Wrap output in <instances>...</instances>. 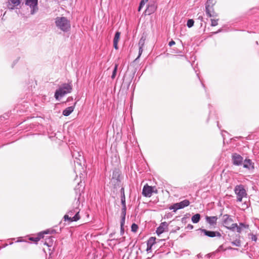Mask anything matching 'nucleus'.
<instances>
[{"mask_svg":"<svg viewBox=\"0 0 259 259\" xmlns=\"http://www.w3.org/2000/svg\"><path fill=\"white\" fill-rule=\"evenodd\" d=\"M148 0H146V1H148Z\"/></svg>","mask_w":259,"mask_h":259,"instance_id":"obj_48","label":"nucleus"},{"mask_svg":"<svg viewBox=\"0 0 259 259\" xmlns=\"http://www.w3.org/2000/svg\"><path fill=\"white\" fill-rule=\"evenodd\" d=\"M175 44V41L172 40H171L169 42L168 45L170 47H171L173 45H174Z\"/></svg>","mask_w":259,"mask_h":259,"instance_id":"obj_40","label":"nucleus"},{"mask_svg":"<svg viewBox=\"0 0 259 259\" xmlns=\"http://www.w3.org/2000/svg\"><path fill=\"white\" fill-rule=\"evenodd\" d=\"M147 245V249H146V251L149 252H151V249H152V246H150L149 245Z\"/></svg>","mask_w":259,"mask_h":259,"instance_id":"obj_38","label":"nucleus"},{"mask_svg":"<svg viewBox=\"0 0 259 259\" xmlns=\"http://www.w3.org/2000/svg\"><path fill=\"white\" fill-rule=\"evenodd\" d=\"M200 219V215L199 213H197L192 216L191 220L193 223H197L199 222Z\"/></svg>","mask_w":259,"mask_h":259,"instance_id":"obj_23","label":"nucleus"},{"mask_svg":"<svg viewBox=\"0 0 259 259\" xmlns=\"http://www.w3.org/2000/svg\"><path fill=\"white\" fill-rule=\"evenodd\" d=\"M25 5L30 7L31 15L34 14L38 10V0H25Z\"/></svg>","mask_w":259,"mask_h":259,"instance_id":"obj_8","label":"nucleus"},{"mask_svg":"<svg viewBox=\"0 0 259 259\" xmlns=\"http://www.w3.org/2000/svg\"><path fill=\"white\" fill-rule=\"evenodd\" d=\"M156 9V7L155 5H149L145 11V13L148 15H150L151 14L154 13Z\"/></svg>","mask_w":259,"mask_h":259,"instance_id":"obj_20","label":"nucleus"},{"mask_svg":"<svg viewBox=\"0 0 259 259\" xmlns=\"http://www.w3.org/2000/svg\"><path fill=\"white\" fill-rule=\"evenodd\" d=\"M194 21L193 19H189L187 22V26L189 28L192 27L194 25Z\"/></svg>","mask_w":259,"mask_h":259,"instance_id":"obj_28","label":"nucleus"},{"mask_svg":"<svg viewBox=\"0 0 259 259\" xmlns=\"http://www.w3.org/2000/svg\"><path fill=\"white\" fill-rule=\"evenodd\" d=\"M217 252H216V251L211 253H209V254H207L206 255V256L208 257V258H211L212 259H214V256L215 255L216 253Z\"/></svg>","mask_w":259,"mask_h":259,"instance_id":"obj_33","label":"nucleus"},{"mask_svg":"<svg viewBox=\"0 0 259 259\" xmlns=\"http://www.w3.org/2000/svg\"><path fill=\"white\" fill-rule=\"evenodd\" d=\"M220 30L219 31V32H220ZM218 32H218H215V33H217Z\"/></svg>","mask_w":259,"mask_h":259,"instance_id":"obj_47","label":"nucleus"},{"mask_svg":"<svg viewBox=\"0 0 259 259\" xmlns=\"http://www.w3.org/2000/svg\"><path fill=\"white\" fill-rule=\"evenodd\" d=\"M54 232H55V231L54 230H52L51 231L48 230L43 232L42 233H40L37 237H31L30 238V240L36 242L38 241H39L41 238L44 237L43 235L44 234H53Z\"/></svg>","mask_w":259,"mask_h":259,"instance_id":"obj_11","label":"nucleus"},{"mask_svg":"<svg viewBox=\"0 0 259 259\" xmlns=\"http://www.w3.org/2000/svg\"><path fill=\"white\" fill-rule=\"evenodd\" d=\"M153 193H157V190L155 187L149 186L148 185H146L144 186L142 194L144 196L150 197Z\"/></svg>","mask_w":259,"mask_h":259,"instance_id":"obj_7","label":"nucleus"},{"mask_svg":"<svg viewBox=\"0 0 259 259\" xmlns=\"http://www.w3.org/2000/svg\"><path fill=\"white\" fill-rule=\"evenodd\" d=\"M232 161L233 164L235 165H240L243 162V157L238 154L234 153L232 155Z\"/></svg>","mask_w":259,"mask_h":259,"instance_id":"obj_9","label":"nucleus"},{"mask_svg":"<svg viewBox=\"0 0 259 259\" xmlns=\"http://www.w3.org/2000/svg\"><path fill=\"white\" fill-rule=\"evenodd\" d=\"M237 224L236 223L232 224L230 226H226V228L232 231H234L235 229H237Z\"/></svg>","mask_w":259,"mask_h":259,"instance_id":"obj_25","label":"nucleus"},{"mask_svg":"<svg viewBox=\"0 0 259 259\" xmlns=\"http://www.w3.org/2000/svg\"><path fill=\"white\" fill-rule=\"evenodd\" d=\"M138 229V226L135 223L133 224L132 225V227H131L132 231L133 232H136L137 231Z\"/></svg>","mask_w":259,"mask_h":259,"instance_id":"obj_29","label":"nucleus"},{"mask_svg":"<svg viewBox=\"0 0 259 259\" xmlns=\"http://www.w3.org/2000/svg\"><path fill=\"white\" fill-rule=\"evenodd\" d=\"M145 39H146L145 38L144 36H142L140 38V39L139 41V43H138V45L139 47V55H138V57L136 58V60H138L140 57L141 55L142 54L143 48L145 44Z\"/></svg>","mask_w":259,"mask_h":259,"instance_id":"obj_13","label":"nucleus"},{"mask_svg":"<svg viewBox=\"0 0 259 259\" xmlns=\"http://www.w3.org/2000/svg\"><path fill=\"white\" fill-rule=\"evenodd\" d=\"M117 67H118L117 64H115V66H114V68L112 72V74L111 75L112 79H114L115 77L116 72H117Z\"/></svg>","mask_w":259,"mask_h":259,"instance_id":"obj_26","label":"nucleus"},{"mask_svg":"<svg viewBox=\"0 0 259 259\" xmlns=\"http://www.w3.org/2000/svg\"><path fill=\"white\" fill-rule=\"evenodd\" d=\"M234 192L236 195L237 201L241 202L244 197H247V193L242 185H237L234 188Z\"/></svg>","mask_w":259,"mask_h":259,"instance_id":"obj_5","label":"nucleus"},{"mask_svg":"<svg viewBox=\"0 0 259 259\" xmlns=\"http://www.w3.org/2000/svg\"><path fill=\"white\" fill-rule=\"evenodd\" d=\"M123 194H124V189L122 188L121 189V195L123 196Z\"/></svg>","mask_w":259,"mask_h":259,"instance_id":"obj_42","label":"nucleus"},{"mask_svg":"<svg viewBox=\"0 0 259 259\" xmlns=\"http://www.w3.org/2000/svg\"><path fill=\"white\" fill-rule=\"evenodd\" d=\"M9 8L12 10L18 6L21 3V0H9Z\"/></svg>","mask_w":259,"mask_h":259,"instance_id":"obj_17","label":"nucleus"},{"mask_svg":"<svg viewBox=\"0 0 259 259\" xmlns=\"http://www.w3.org/2000/svg\"><path fill=\"white\" fill-rule=\"evenodd\" d=\"M156 243V238L155 237H151L149 238L147 242V245L153 246Z\"/></svg>","mask_w":259,"mask_h":259,"instance_id":"obj_24","label":"nucleus"},{"mask_svg":"<svg viewBox=\"0 0 259 259\" xmlns=\"http://www.w3.org/2000/svg\"><path fill=\"white\" fill-rule=\"evenodd\" d=\"M243 167L248 169H253L254 168L253 163L250 159H246L243 163Z\"/></svg>","mask_w":259,"mask_h":259,"instance_id":"obj_16","label":"nucleus"},{"mask_svg":"<svg viewBox=\"0 0 259 259\" xmlns=\"http://www.w3.org/2000/svg\"><path fill=\"white\" fill-rule=\"evenodd\" d=\"M189 204L190 201L187 199H185L180 202L174 204L169 208L171 210L172 209L174 212H176L177 210L184 208L189 205Z\"/></svg>","mask_w":259,"mask_h":259,"instance_id":"obj_6","label":"nucleus"},{"mask_svg":"<svg viewBox=\"0 0 259 259\" xmlns=\"http://www.w3.org/2000/svg\"><path fill=\"white\" fill-rule=\"evenodd\" d=\"M225 250H226L225 249L223 248V245H221V246H219V247L215 251L218 253V252L221 251V250L225 251Z\"/></svg>","mask_w":259,"mask_h":259,"instance_id":"obj_36","label":"nucleus"},{"mask_svg":"<svg viewBox=\"0 0 259 259\" xmlns=\"http://www.w3.org/2000/svg\"><path fill=\"white\" fill-rule=\"evenodd\" d=\"M249 227V225L245 224L243 223H239V225H237V232L239 233H240L243 229H247Z\"/></svg>","mask_w":259,"mask_h":259,"instance_id":"obj_21","label":"nucleus"},{"mask_svg":"<svg viewBox=\"0 0 259 259\" xmlns=\"http://www.w3.org/2000/svg\"><path fill=\"white\" fill-rule=\"evenodd\" d=\"M206 222L210 225L214 226L217 224L218 218L216 216L208 217L206 216L205 218Z\"/></svg>","mask_w":259,"mask_h":259,"instance_id":"obj_14","label":"nucleus"},{"mask_svg":"<svg viewBox=\"0 0 259 259\" xmlns=\"http://www.w3.org/2000/svg\"><path fill=\"white\" fill-rule=\"evenodd\" d=\"M124 234V228L123 226H120V234L122 235Z\"/></svg>","mask_w":259,"mask_h":259,"instance_id":"obj_39","label":"nucleus"},{"mask_svg":"<svg viewBox=\"0 0 259 259\" xmlns=\"http://www.w3.org/2000/svg\"><path fill=\"white\" fill-rule=\"evenodd\" d=\"M211 26H215L218 24V19H211Z\"/></svg>","mask_w":259,"mask_h":259,"instance_id":"obj_30","label":"nucleus"},{"mask_svg":"<svg viewBox=\"0 0 259 259\" xmlns=\"http://www.w3.org/2000/svg\"><path fill=\"white\" fill-rule=\"evenodd\" d=\"M121 202L122 206H126L125 197L124 194H123V196H121Z\"/></svg>","mask_w":259,"mask_h":259,"instance_id":"obj_32","label":"nucleus"},{"mask_svg":"<svg viewBox=\"0 0 259 259\" xmlns=\"http://www.w3.org/2000/svg\"><path fill=\"white\" fill-rule=\"evenodd\" d=\"M125 216L121 215L120 226H124L125 223Z\"/></svg>","mask_w":259,"mask_h":259,"instance_id":"obj_35","label":"nucleus"},{"mask_svg":"<svg viewBox=\"0 0 259 259\" xmlns=\"http://www.w3.org/2000/svg\"><path fill=\"white\" fill-rule=\"evenodd\" d=\"M168 225L166 222H164L161 223L160 226L157 228L156 233L159 236L160 234L163 233L166 229H167Z\"/></svg>","mask_w":259,"mask_h":259,"instance_id":"obj_12","label":"nucleus"},{"mask_svg":"<svg viewBox=\"0 0 259 259\" xmlns=\"http://www.w3.org/2000/svg\"><path fill=\"white\" fill-rule=\"evenodd\" d=\"M215 0H208L205 4V12L209 17H217L218 14L214 11L213 6L215 4Z\"/></svg>","mask_w":259,"mask_h":259,"instance_id":"obj_4","label":"nucleus"},{"mask_svg":"<svg viewBox=\"0 0 259 259\" xmlns=\"http://www.w3.org/2000/svg\"><path fill=\"white\" fill-rule=\"evenodd\" d=\"M54 242V239L52 237H49L48 238L46 239V241L44 242V244L48 246V247H51Z\"/></svg>","mask_w":259,"mask_h":259,"instance_id":"obj_22","label":"nucleus"},{"mask_svg":"<svg viewBox=\"0 0 259 259\" xmlns=\"http://www.w3.org/2000/svg\"><path fill=\"white\" fill-rule=\"evenodd\" d=\"M147 1H146V0H142L141 2H140V5L141 6H142L143 7V6L145 5V3L147 2Z\"/></svg>","mask_w":259,"mask_h":259,"instance_id":"obj_37","label":"nucleus"},{"mask_svg":"<svg viewBox=\"0 0 259 259\" xmlns=\"http://www.w3.org/2000/svg\"><path fill=\"white\" fill-rule=\"evenodd\" d=\"M200 230L201 232L204 234L205 235L209 237H214L215 236L220 237L221 236V233L219 232L207 231L204 229H200Z\"/></svg>","mask_w":259,"mask_h":259,"instance_id":"obj_10","label":"nucleus"},{"mask_svg":"<svg viewBox=\"0 0 259 259\" xmlns=\"http://www.w3.org/2000/svg\"><path fill=\"white\" fill-rule=\"evenodd\" d=\"M120 32L119 31H117L115 33L114 39H113V46L114 48L117 50L118 49V42L120 38Z\"/></svg>","mask_w":259,"mask_h":259,"instance_id":"obj_15","label":"nucleus"},{"mask_svg":"<svg viewBox=\"0 0 259 259\" xmlns=\"http://www.w3.org/2000/svg\"><path fill=\"white\" fill-rule=\"evenodd\" d=\"M81 183V182L80 183H78V185H79Z\"/></svg>","mask_w":259,"mask_h":259,"instance_id":"obj_46","label":"nucleus"},{"mask_svg":"<svg viewBox=\"0 0 259 259\" xmlns=\"http://www.w3.org/2000/svg\"><path fill=\"white\" fill-rule=\"evenodd\" d=\"M80 218L79 215V209L77 207L69 210L64 216L65 221H69L70 222H76Z\"/></svg>","mask_w":259,"mask_h":259,"instance_id":"obj_3","label":"nucleus"},{"mask_svg":"<svg viewBox=\"0 0 259 259\" xmlns=\"http://www.w3.org/2000/svg\"><path fill=\"white\" fill-rule=\"evenodd\" d=\"M249 236H250V238L251 239V240L252 241H253L254 242H256L257 241V237L255 235L252 234V233H250V234H249Z\"/></svg>","mask_w":259,"mask_h":259,"instance_id":"obj_31","label":"nucleus"},{"mask_svg":"<svg viewBox=\"0 0 259 259\" xmlns=\"http://www.w3.org/2000/svg\"><path fill=\"white\" fill-rule=\"evenodd\" d=\"M55 23L56 27L63 32H67L70 29V22L65 17H56L55 19Z\"/></svg>","mask_w":259,"mask_h":259,"instance_id":"obj_1","label":"nucleus"},{"mask_svg":"<svg viewBox=\"0 0 259 259\" xmlns=\"http://www.w3.org/2000/svg\"><path fill=\"white\" fill-rule=\"evenodd\" d=\"M231 243L232 245L236 246L239 247L241 246V241L239 239H236V240H234V241H232L231 242Z\"/></svg>","mask_w":259,"mask_h":259,"instance_id":"obj_27","label":"nucleus"},{"mask_svg":"<svg viewBox=\"0 0 259 259\" xmlns=\"http://www.w3.org/2000/svg\"><path fill=\"white\" fill-rule=\"evenodd\" d=\"M126 206H122L121 215L125 216L126 215Z\"/></svg>","mask_w":259,"mask_h":259,"instance_id":"obj_34","label":"nucleus"},{"mask_svg":"<svg viewBox=\"0 0 259 259\" xmlns=\"http://www.w3.org/2000/svg\"><path fill=\"white\" fill-rule=\"evenodd\" d=\"M72 90V88L71 83H63L56 91L54 97L57 100H59L60 98L71 93Z\"/></svg>","mask_w":259,"mask_h":259,"instance_id":"obj_2","label":"nucleus"},{"mask_svg":"<svg viewBox=\"0 0 259 259\" xmlns=\"http://www.w3.org/2000/svg\"><path fill=\"white\" fill-rule=\"evenodd\" d=\"M198 19H200L201 21L203 20V17L202 16H200L198 17Z\"/></svg>","mask_w":259,"mask_h":259,"instance_id":"obj_43","label":"nucleus"},{"mask_svg":"<svg viewBox=\"0 0 259 259\" xmlns=\"http://www.w3.org/2000/svg\"><path fill=\"white\" fill-rule=\"evenodd\" d=\"M74 106H71L66 108L63 111V115L67 116H69L74 110Z\"/></svg>","mask_w":259,"mask_h":259,"instance_id":"obj_18","label":"nucleus"},{"mask_svg":"<svg viewBox=\"0 0 259 259\" xmlns=\"http://www.w3.org/2000/svg\"><path fill=\"white\" fill-rule=\"evenodd\" d=\"M229 249H233V250H238V249H237V248H232V247H230V248H229Z\"/></svg>","mask_w":259,"mask_h":259,"instance_id":"obj_45","label":"nucleus"},{"mask_svg":"<svg viewBox=\"0 0 259 259\" xmlns=\"http://www.w3.org/2000/svg\"><path fill=\"white\" fill-rule=\"evenodd\" d=\"M187 228L189 229H192L193 228V226L192 225L189 224L187 226Z\"/></svg>","mask_w":259,"mask_h":259,"instance_id":"obj_41","label":"nucleus"},{"mask_svg":"<svg viewBox=\"0 0 259 259\" xmlns=\"http://www.w3.org/2000/svg\"><path fill=\"white\" fill-rule=\"evenodd\" d=\"M232 222H233V220L229 215L226 214L224 215L223 224L226 228V226H229L230 223Z\"/></svg>","mask_w":259,"mask_h":259,"instance_id":"obj_19","label":"nucleus"},{"mask_svg":"<svg viewBox=\"0 0 259 259\" xmlns=\"http://www.w3.org/2000/svg\"><path fill=\"white\" fill-rule=\"evenodd\" d=\"M142 8H143L142 6H141L140 5H139V8H138V11H140Z\"/></svg>","mask_w":259,"mask_h":259,"instance_id":"obj_44","label":"nucleus"}]
</instances>
